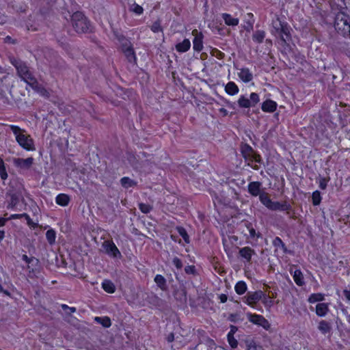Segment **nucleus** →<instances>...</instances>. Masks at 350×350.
Here are the masks:
<instances>
[{
  "instance_id": "a878e982",
  "label": "nucleus",
  "mask_w": 350,
  "mask_h": 350,
  "mask_svg": "<svg viewBox=\"0 0 350 350\" xmlns=\"http://www.w3.org/2000/svg\"><path fill=\"white\" fill-rule=\"evenodd\" d=\"M221 18L224 23L228 26H237L239 25V20L237 18H234L228 13H222Z\"/></svg>"
},
{
  "instance_id": "a19ab883",
  "label": "nucleus",
  "mask_w": 350,
  "mask_h": 350,
  "mask_svg": "<svg viewBox=\"0 0 350 350\" xmlns=\"http://www.w3.org/2000/svg\"><path fill=\"white\" fill-rule=\"evenodd\" d=\"M322 200L321 192L319 190H316L312 193V203L314 206H319Z\"/></svg>"
},
{
  "instance_id": "b1692460",
  "label": "nucleus",
  "mask_w": 350,
  "mask_h": 350,
  "mask_svg": "<svg viewBox=\"0 0 350 350\" xmlns=\"http://www.w3.org/2000/svg\"><path fill=\"white\" fill-rule=\"evenodd\" d=\"M70 202V198L68 194L59 193L55 197V202L57 205L61 206H66Z\"/></svg>"
},
{
  "instance_id": "6e6d98bb",
  "label": "nucleus",
  "mask_w": 350,
  "mask_h": 350,
  "mask_svg": "<svg viewBox=\"0 0 350 350\" xmlns=\"http://www.w3.org/2000/svg\"><path fill=\"white\" fill-rule=\"evenodd\" d=\"M9 221L8 217H3L0 216V228L3 227L6 222Z\"/></svg>"
},
{
  "instance_id": "79ce46f5",
  "label": "nucleus",
  "mask_w": 350,
  "mask_h": 350,
  "mask_svg": "<svg viewBox=\"0 0 350 350\" xmlns=\"http://www.w3.org/2000/svg\"><path fill=\"white\" fill-rule=\"evenodd\" d=\"M129 11L135 13L136 15H141L144 13V8L137 3L134 2L130 7Z\"/></svg>"
},
{
  "instance_id": "58836bf2",
  "label": "nucleus",
  "mask_w": 350,
  "mask_h": 350,
  "mask_svg": "<svg viewBox=\"0 0 350 350\" xmlns=\"http://www.w3.org/2000/svg\"><path fill=\"white\" fill-rule=\"evenodd\" d=\"M46 239L50 245H53L56 239L55 231L52 228L48 230L46 232Z\"/></svg>"
},
{
  "instance_id": "5fc2aeb1",
  "label": "nucleus",
  "mask_w": 350,
  "mask_h": 350,
  "mask_svg": "<svg viewBox=\"0 0 350 350\" xmlns=\"http://www.w3.org/2000/svg\"><path fill=\"white\" fill-rule=\"evenodd\" d=\"M219 299L221 303L224 304L228 300V296L226 294L221 293L219 295Z\"/></svg>"
},
{
  "instance_id": "4468645a",
  "label": "nucleus",
  "mask_w": 350,
  "mask_h": 350,
  "mask_svg": "<svg viewBox=\"0 0 350 350\" xmlns=\"http://www.w3.org/2000/svg\"><path fill=\"white\" fill-rule=\"evenodd\" d=\"M103 247L109 256L113 258L121 257V253L112 240L104 241Z\"/></svg>"
},
{
  "instance_id": "423d86ee",
  "label": "nucleus",
  "mask_w": 350,
  "mask_h": 350,
  "mask_svg": "<svg viewBox=\"0 0 350 350\" xmlns=\"http://www.w3.org/2000/svg\"><path fill=\"white\" fill-rule=\"evenodd\" d=\"M11 63L16 68L18 77L27 85L31 84L36 79L26 62L19 59H14L11 61Z\"/></svg>"
},
{
  "instance_id": "8fccbe9b",
  "label": "nucleus",
  "mask_w": 350,
  "mask_h": 350,
  "mask_svg": "<svg viewBox=\"0 0 350 350\" xmlns=\"http://www.w3.org/2000/svg\"><path fill=\"white\" fill-rule=\"evenodd\" d=\"M185 271L187 274H196V269L194 265H187L185 268Z\"/></svg>"
},
{
  "instance_id": "7ed1b4c3",
  "label": "nucleus",
  "mask_w": 350,
  "mask_h": 350,
  "mask_svg": "<svg viewBox=\"0 0 350 350\" xmlns=\"http://www.w3.org/2000/svg\"><path fill=\"white\" fill-rule=\"evenodd\" d=\"M72 25L77 33H90L93 31L91 22L81 12L77 11L71 16Z\"/></svg>"
},
{
  "instance_id": "9d476101",
  "label": "nucleus",
  "mask_w": 350,
  "mask_h": 350,
  "mask_svg": "<svg viewBox=\"0 0 350 350\" xmlns=\"http://www.w3.org/2000/svg\"><path fill=\"white\" fill-rule=\"evenodd\" d=\"M260 101L258 94L252 92L250 95V98H247L244 95L240 96L237 100L238 105L241 108H250L255 107L256 105Z\"/></svg>"
},
{
  "instance_id": "f8f14e48",
  "label": "nucleus",
  "mask_w": 350,
  "mask_h": 350,
  "mask_svg": "<svg viewBox=\"0 0 350 350\" xmlns=\"http://www.w3.org/2000/svg\"><path fill=\"white\" fill-rule=\"evenodd\" d=\"M247 191L252 196H258L260 200L262 195L268 194L265 191H262V183L259 181L250 182L247 185Z\"/></svg>"
},
{
  "instance_id": "20e7f679",
  "label": "nucleus",
  "mask_w": 350,
  "mask_h": 350,
  "mask_svg": "<svg viewBox=\"0 0 350 350\" xmlns=\"http://www.w3.org/2000/svg\"><path fill=\"white\" fill-rule=\"evenodd\" d=\"M240 151L245 161L247 162V165L255 170H258L259 166L257 163H260L262 161L260 155L256 153L253 148L247 143H241Z\"/></svg>"
},
{
  "instance_id": "2eb2a0df",
  "label": "nucleus",
  "mask_w": 350,
  "mask_h": 350,
  "mask_svg": "<svg viewBox=\"0 0 350 350\" xmlns=\"http://www.w3.org/2000/svg\"><path fill=\"white\" fill-rule=\"evenodd\" d=\"M21 218L25 219V220L27 221V226L31 229L34 230V229H36L37 228H38V226H39L38 221L37 220L36 222L33 221L31 219L30 216L26 213H14V214L10 215V217H8L9 221L12 220V219H21Z\"/></svg>"
},
{
  "instance_id": "1a4fd4ad",
  "label": "nucleus",
  "mask_w": 350,
  "mask_h": 350,
  "mask_svg": "<svg viewBox=\"0 0 350 350\" xmlns=\"http://www.w3.org/2000/svg\"><path fill=\"white\" fill-rule=\"evenodd\" d=\"M245 298V300L244 302L250 307L254 308L256 304L262 299L265 300L267 299V295L265 294L263 291L259 290L254 292H248Z\"/></svg>"
},
{
  "instance_id": "4d7b16f0",
  "label": "nucleus",
  "mask_w": 350,
  "mask_h": 350,
  "mask_svg": "<svg viewBox=\"0 0 350 350\" xmlns=\"http://www.w3.org/2000/svg\"><path fill=\"white\" fill-rule=\"evenodd\" d=\"M247 350H263L262 347L258 345H250Z\"/></svg>"
},
{
  "instance_id": "e433bc0d",
  "label": "nucleus",
  "mask_w": 350,
  "mask_h": 350,
  "mask_svg": "<svg viewBox=\"0 0 350 350\" xmlns=\"http://www.w3.org/2000/svg\"><path fill=\"white\" fill-rule=\"evenodd\" d=\"M247 289V286L246 283L242 280L237 282V284L234 286V291L239 295L244 294L246 292Z\"/></svg>"
},
{
  "instance_id": "6ab92c4d",
  "label": "nucleus",
  "mask_w": 350,
  "mask_h": 350,
  "mask_svg": "<svg viewBox=\"0 0 350 350\" xmlns=\"http://www.w3.org/2000/svg\"><path fill=\"white\" fill-rule=\"evenodd\" d=\"M193 32L197 33L193 40V49L195 51L200 52L203 49V35L201 32L198 33L197 30L193 31Z\"/></svg>"
},
{
  "instance_id": "ea45409f",
  "label": "nucleus",
  "mask_w": 350,
  "mask_h": 350,
  "mask_svg": "<svg viewBox=\"0 0 350 350\" xmlns=\"http://www.w3.org/2000/svg\"><path fill=\"white\" fill-rule=\"evenodd\" d=\"M95 321L100 323L105 328H109L111 325V319L108 317H97L95 318Z\"/></svg>"
},
{
  "instance_id": "f257e3e1",
  "label": "nucleus",
  "mask_w": 350,
  "mask_h": 350,
  "mask_svg": "<svg viewBox=\"0 0 350 350\" xmlns=\"http://www.w3.org/2000/svg\"><path fill=\"white\" fill-rule=\"evenodd\" d=\"M273 28L274 32L273 34L280 38L279 44L284 48L287 49L290 48L289 42L291 41V27L286 21H282L280 18H277L273 22Z\"/></svg>"
},
{
  "instance_id": "de8ad7c7",
  "label": "nucleus",
  "mask_w": 350,
  "mask_h": 350,
  "mask_svg": "<svg viewBox=\"0 0 350 350\" xmlns=\"http://www.w3.org/2000/svg\"><path fill=\"white\" fill-rule=\"evenodd\" d=\"M172 264L177 269H181L183 266L182 260L176 256L172 259Z\"/></svg>"
},
{
  "instance_id": "c03bdc74",
  "label": "nucleus",
  "mask_w": 350,
  "mask_h": 350,
  "mask_svg": "<svg viewBox=\"0 0 350 350\" xmlns=\"http://www.w3.org/2000/svg\"><path fill=\"white\" fill-rule=\"evenodd\" d=\"M227 340L229 344V345L232 348L235 349L238 346V341L234 338V336L232 335L231 333H228L227 334Z\"/></svg>"
},
{
  "instance_id": "a211bd4d",
  "label": "nucleus",
  "mask_w": 350,
  "mask_h": 350,
  "mask_svg": "<svg viewBox=\"0 0 350 350\" xmlns=\"http://www.w3.org/2000/svg\"><path fill=\"white\" fill-rule=\"evenodd\" d=\"M277 107L278 103L271 99H266L261 104V109L265 113H273L277 109Z\"/></svg>"
},
{
  "instance_id": "dca6fc26",
  "label": "nucleus",
  "mask_w": 350,
  "mask_h": 350,
  "mask_svg": "<svg viewBox=\"0 0 350 350\" xmlns=\"http://www.w3.org/2000/svg\"><path fill=\"white\" fill-rule=\"evenodd\" d=\"M272 245L275 248V252H281L282 254H289L286 244L279 237H275L272 241Z\"/></svg>"
},
{
  "instance_id": "39448f33",
  "label": "nucleus",
  "mask_w": 350,
  "mask_h": 350,
  "mask_svg": "<svg viewBox=\"0 0 350 350\" xmlns=\"http://www.w3.org/2000/svg\"><path fill=\"white\" fill-rule=\"evenodd\" d=\"M334 27L344 37L350 38V16L348 14L338 12L334 18Z\"/></svg>"
},
{
  "instance_id": "f03ea898",
  "label": "nucleus",
  "mask_w": 350,
  "mask_h": 350,
  "mask_svg": "<svg viewBox=\"0 0 350 350\" xmlns=\"http://www.w3.org/2000/svg\"><path fill=\"white\" fill-rule=\"evenodd\" d=\"M9 126L15 136L16 142L21 148L27 151H34L36 150L33 139L30 135L26 133L24 129L14 124H10Z\"/></svg>"
},
{
  "instance_id": "412c9836",
  "label": "nucleus",
  "mask_w": 350,
  "mask_h": 350,
  "mask_svg": "<svg viewBox=\"0 0 350 350\" xmlns=\"http://www.w3.org/2000/svg\"><path fill=\"white\" fill-rule=\"evenodd\" d=\"M238 76L244 83H249L253 79V74L248 68H240Z\"/></svg>"
},
{
  "instance_id": "338daca9",
  "label": "nucleus",
  "mask_w": 350,
  "mask_h": 350,
  "mask_svg": "<svg viewBox=\"0 0 350 350\" xmlns=\"http://www.w3.org/2000/svg\"><path fill=\"white\" fill-rule=\"evenodd\" d=\"M11 40H12V38L10 36H6V38H5L6 41H10Z\"/></svg>"
},
{
  "instance_id": "aec40b11",
  "label": "nucleus",
  "mask_w": 350,
  "mask_h": 350,
  "mask_svg": "<svg viewBox=\"0 0 350 350\" xmlns=\"http://www.w3.org/2000/svg\"><path fill=\"white\" fill-rule=\"evenodd\" d=\"M240 256L245 259L246 262H250L252 256L255 254V251L249 246H245L239 250Z\"/></svg>"
},
{
  "instance_id": "f704fd0d",
  "label": "nucleus",
  "mask_w": 350,
  "mask_h": 350,
  "mask_svg": "<svg viewBox=\"0 0 350 350\" xmlns=\"http://www.w3.org/2000/svg\"><path fill=\"white\" fill-rule=\"evenodd\" d=\"M265 38V32L263 30H256L252 35V40L254 42L261 44Z\"/></svg>"
},
{
  "instance_id": "c756f323",
  "label": "nucleus",
  "mask_w": 350,
  "mask_h": 350,
  "mask_svg": "<svg viewBox=\"0 0 350 350\" xmlns=\"http://www.w3.org/2000/svg\"><path fill=\"white\" fill-rule=\"evenodd\" d=\"M154 281L161 290L165 291L167 289V281L162 275L157 274L154 278Z\"/></svg>"
},
{
  "instance_id": "2f4dec72",
  "label": "nucleus",
  "mask_w": 350,
  "mask_h": 350,
  "mask_svg": "<svg viewBox=\"0 0 350 350\" xmlns=\"http://www.w3.org/2000/svg\"><path fill=\"white\" fill-rule=\"evenodd\" d=\"M254 21V14L252 12L247 13L245 18V29L247 31L252 30L253 29Z\"/></svg>"
},
{
  "instance_id": "09e8293b",
  "label": "nucleus",
  "mask_w": 350,
  "mask_h": 350,
  "mask_svg": "<svg viewBox=\"0 0 350 350\" xmlns=\"http://www.w3.org/2000/svg\"><path fill=\"white\" fill-rule=\"evenodd\" d=\"M139 208L143 213H148L152 208L148 204L140 203L139 205Z\"/></svg>"
},
{
  "instance_id": "5701e85b",
  "label": "nucleus",
  "mask_w": 350,
  "mask_h": 350,
  "mask_svg": "<svg viewBox=\"0 0 350 350\" xmlns=\"http://www.w3.org/2000/svg\"><path fill=\"white\" fill-rule=\"evenodd\" d=\"M329 311L328 303H319L316 305L315 312L319 317H323Z\"/></svg>"
},
{
  "instance_id": "7c9ffc66",
  "label": "nucleus",
  "mask_w": 350,
  "mask_h": 350,
  "mask_svg": "<svg viewBox=\"0 0 350 350\" xmlns=\"http://www.w3.org/2000/svg\"><path fill=\"white\" fill-rule=\"evenodd\" d=\"M101 286L103 289L107 293L112 294L116 291V286L110 280H104Z\"/></svg>"
},
{
  "instance_id": "4be33fe9",
  "label": "nucleus",
  "mask_w": 350,
  "mask_h": 350,
  "mask_svg": "<svg viewBox=\"0 0 350 350\" xmlns=\"http://www.w3.org/2000/svg\"><path fill=\"white\" fill-rule=\"evenodd\" d=\"M33 90L40 94L42 96L49 97V93L47 90L41 84H40L36 79L31 84L29 85Z\"/></svg>"
},
{
  "instance_id": "393cba45",
  "label": "nucleus",
  "mask_w": 350,
  "mask_h": 350,
  "mask_svg": "<svg viewBox=\"0 0 350 350\" xmlns=\"http://www.w3.org/2000/svg\"><path fill=\"white\" fill-rule=\"evenodd\" d=\"M191 42L189 39H184L181 42L176 44L175 49L178 53H185L190 49Z\"/></svg>"
},
{
  "instance_id": "bb28decb",
  "label": "nucleus",
  "mask_w": 350,
  "mask_h": 350,
  "mask_svg": "<svg viewBox=\"0 0 350 350\" xmlns=\"http://www.w3.org/2000/svg\"><path fill=\"white\" fill-rule=\"evenodd\" d=\"M239 88L234 81H229L225 86V92L230 96H234L239 93Z\"/></svg>"
},
{
  "instance_id": "13d9d810",
  "label": "nucleus",
  "mask_w": 350,
  "mask_h": 350,
  "mask_svg": "<svg viewBox=\"0 0 350 350\" xmlns=\"http://www.w3.org/2000/svg\"><path fill=\"white\" fill-rule=\"evenodd\" d=\"M344 295L346 297V299L349 301H350V289L349 290H345L344 291Z\"/></svg>"
},
{
  "instance_id": "0e129e2a",
  "label": "nucleus",
  "mask_w": 350,
  "mask_h": 350,
  "mask_svg": "<svg viewBox=\"0 0 350 350\" xmlns=\"http://www.w3.org/2000/svg\"><path fill=\"white\" fill-rule=\"evenodd\" d=\"M219 111L222 113L224 116H226L228 114L227 110L224 108L219 109Z\"/></svg>"
},
{
  "instance_id": "4c0bfd02",
  "label": "nucleus",
  "mask_w": 350,
  "mask_h": 350,
  "mask_svg": "<svg viewBox=\"0 0 350 350\" xmlns=\"http://www.w3.org/2000/svg\"><path fill=\"white\" fill-rule=\"evenodd\" d=\"M18 203H19L18 197L16 195L13 194L10 197V201L8 203L7 208H8V209H11L13 211H18V210H19L17 208V205Z\"/></svg>"
},
{
  "instance_id": "c85d7f7f",
  "label": "nucleus",
  "mask_w": 350,
  "mask_h": 350,
  "mask_svg": "<svg viewBox=\"0 0 350 350\" xmlns=\"http://www.w3.org/2000/svg\"><path fill=\"white\" fill-rule=\"evenodd\" d=\"M120 182L121 186L126 189H128L129 188H131V187H134L137 184V183L135 180L130 178L128 176L122 177L120 179Z\"/></svg>"
},
{
  "instance_id": "9b49d317",
  "label": "nucleus",
  "mask_w": 350,
  "mask_h": 350,
  "mask_svg": "<svg viewBox=\"0 0 350 350\" xmlns=\"http://www.w3.org/2000/svg\"><path fill=\"white\" fill-rule=\"evenodd\" d=\"M245 227L249 232L247 239L250 240V242L252 245H256L258 239L262 238V234L259 231H257L254 228L253 224L250 222H247L245 224Z\"/></svg>"
},
{
  "instance_id": "ddd939ff",
  "label": "nucleus",
  "mask_w": 350,
  "mask_h": 350,
  "mask_svg": "<svg viewBox=\"0 0 350 350\" xmlns=\"http://www.w3.org/2000/svg\"><path fill=\"white\" fill-rule=\"evenodd\" d=\"M248 320L258 326H261L265 329H268L270 327V324L262 315L258 314H249Z\"/></svg>"
},
{
  "instance_id": "680f3d73",
  "label": "nucleus",
  "mask_w": 350,
  "mask_h": 350,
  "mask_svg": "<svg viewBox=\"0 0 350 350\" xmlns=\"http://www.w3.org/2000/svg\"><path fill=\"white\" fill-rule=\"evenodd\" d=\"M235 317H236V314H230V316H229V318L228 319L230 321H235Z\"/></svg>"
},
{
  "instance_id": "49530a36",
  "label": "nucleus",
  "mask_w": 350,
  "mask_h": 350,
  "mask_svg": "<svg viewBox=\"0 0 350 350\" xmlns=\"http://www.w3.org/2000/svg\"><path fill=\"white\" fill-rule=\"evenodd\" d=\"M329 177H321L319 180V187L321 189L324 190L327 188L329 181Z\"/></svg>"
},
{
  "instance_id": "69168bd1",
  "label": "nucleus",
  "mask_w": 350,
  "mask_h": 350,
  "mask_svg": "<svg viewBox=\"0 0 350 350\" xmlns=\"http://www.w3.org/2000/svg\"><path fill=\"white\" fill-rule=\"evenodd\" d=\"M61 307L66 312H67L68 308H69V306L68 305H66V304H62Z\"/></svg>"
},
{
  "instance_id": "3c124183",
  "label": "nucleus",
  "mask_w": 350,
  "mask_h": 350,
  "mask_svg": "<svg viewBox=\"0 0 350 350\" xmlns=\"http://www.w3.org/2000/svg\"><path fill=\"white\" fill-rule=\"evenodd\" d=\"M31 210L33 216H36L39 214L40 208L36 204L31 206Z\"/></svg>"
},
{
  "instance_id": "473e14b6",
  "label": "nucleus",
  "mask_w": 350,
  "mask_h": 350,
  "mask_svg": "<svg viewBox=\"0 0 350 350\" xmlns=\"http://www.w3.org/2000/svg\"><path fill=\"white\" fill-rule=\"evenodd\" d=\"M325 300V294L322 293H312L308 298V301L310 304H314Z\"/></svg>"
},
{
  "instance_id": "6e6552de",
  "label": "nucleus",
  "mask_w": 350,
  "mask_h": 350,
  "mask_svg": "<svg viewBox=\"0 0 350 350\" xmlns=\"http://www.w3.org/2000/svg\"><path fill=\"white\" fill-rule=\"evenodd\" d=\"M116 38L120 44L122 53L129 62H135L136 55L131 41L122 33H116Z\"/></svg>"
},
{
  "instance_id": "774afa93",
  "label": "nucleus",
  "mask_w": 350,
  "mask_h": 350,
  "mask_svg": "<svg viewBox=\"0 0 350 350\" xmlns=\"http://www.w3.org/2000/svg\"><path fill=\"white\" fill-rule=\"evenodd\" d=\"M3 72V68L2 66L0 65V72Z\"/></svg>"
},
{
  "instance_id": "a18cd8bd",
  "label": "nucleus",
  "mask_w": 350,
  "mask_h": 350,
  "mask_svg": "<svg viewBox=\"0 0 350 350\" xmlns=\"http://www.w3.org/2000/svg\"><path fill=\"white\" fill-rule=\"evenodd\" d=\"M150 29L154 33H159L163 31V28L161 25V22L159 20H157L153 22L152 25L150 26Z\"/></svg>"
},
{
  "instance_id": "c9c22d12",
  "label": "nucleus",
  "mask_w": 350,
  "mask_h": 350,
  "mask_svg": "<svg viewBox=\"0 0 350 350\" xmlns=\"http://www.w3.org/2000/svg\"><path fill=\"white\" fill-rule=\"evenodd\" d=\"M318 329L323 334H326L330 332L332 327L329 323L325 320H321L319 323Z\"/></svg>"
},
{
  "instance_id": "0eeeda50",
  "label": "nucleus",
  "mask_w": 350,
  "mask_h": 350,
  "mask_svg": "<svg viewBox=\"0 0 350 350\" xmlns=\"http://www.w3.org/2000/svg\"><path fill=\"white\" fill-rule=\"evenodd\" d=\"M260 202L269 210L276 211H285L287 214L292 209V206L286 200L282 202L273 201L269 194H264L260 196Z\"/></svg>"
},
{
  "instance_id": "f3484780",
  "label": "nucleus",
  "mask_w": 350,
  "mask_h": 350,
  "mask_svg": "<svg viewBox=\"0 0 350 350\" xmlns=\"http://www.w3.org/2000/svg\"><path fill=\"white\" fill-rule=\"evenodd\" d=\"M33 163V158L28 157L26 159L17 158L14 159V165L21 169H29Z\"/></svg>"
},
{
  "instance_id": "e2e57ef3",
  "label": "nucleus",
  "mask_w": 350,
  "mask_h": 350,
  "mask_svg": "<svg viewBox=\"0 0 350 350\" xmlns=\"http://www.w3.org/2000/svg\"><path fill=\"white\" fill-rule=\"evenodd\" d=\"M68 310H69L68 312L69 314H70V313L75 312H76V308L75 307H70L69 306V308H68Z\"/></svg>"
},
{
  "instance_id": "864d4df0",
  "label": "nucleus",
  "mask_w": 350,
  "mask_h": 350,
  "mask_svg": "<svg viewBox=\"0 0 350 350\" xmlns=\"http://www.w3.org/2000/svg\"><path fill=\"white\" fill-rule=\"evenodd\" d=\"M165 339L167 342H172L174 340V334L173 332H170L166 336Z\"/></svg>"
},
{
  "instance_id": "bf43d9fd",
  "label": "nucleus",
  "mask_w": 350,
  "mask_h": 350,
  "mask_svg": "<svg viewBox=\"0 0 350 350\" xmlns=\"http://www.w3.org/2000/svg\"><path fill=\"white\" fill-rule=\"evenodd\" d=\"M237 327L234 325H231L230 326V330L228 333H231L232 335H234L235 332H237Z\"/></svg>"
},
{
  "instance_id": "72a5a7b5",
  "label": "nucleus",
  "mask_w": 350,
  "mask_h": 350,
  "mask_svg": "<svg viewBox=\"0 0 350 350\" xmlns=\"http://www.w3.org/2000/svg\"><path fill=\"white\" fill-rule=\"evenodd\" d=\"M175 229L178 232L179 235L183 238L185 243L187 244H189L190 243V237H189L186 229L181 226H176Z\"/></svg>"
},
{
  "instance_id": "37998d69",
  "label": "nucleus",
  "mask_w": 350,
  "mask_h": 350,
  "mask_svg": "<svg viewBox=\"0 0 350 350\" xmlns=\"http://www.w3.org/2000/svg\"><path fill=\"white\" fill-rule=\"evenodd\" d=\"M0 177L3 180H5L8 177V173L3 159L0 157Z\"/></svg>"
},
{
  "instance_id": "cd10ccee",
  "label": "nucleus",
  "mask_w": 350,
  "mask_h": 350,
  "mask_svg": "<svg viewBox=\"0 0 350 350\" xmlns=\"http://www.w3.org/2000/svg\"><path fill=\"white\" fill-rule=\"evenodd\" d=\"M293 278L295 284L299 286H303L305 284L303 273L300 269H296L293 273H292Z\"/></svg>"
},
{
  "instance_id": "052dcab7",
  "label": "nucleus",
  "mask_w": 350,
  "mask_h": 350,
  "mask_svg": "<svg viewBox=\"0 0 350 350\" xmlns=\"http://www.w3.org/2000/svg\"><path fill=\"white\" fill-rule=\"evenodd\" d=\"M5 237V231L3 230H0V242L4 239Z\"/></svg>"
},
{
  "instance_id": "603ef678",
  "label": "nucleus",
  "mask_w": 350,
  "mask_h": 350,
  "mask_svg": "<svg viewBox=\"0 0 350 350\" xmlns=\"http://www.w3.org/2000/svg\"><path fill=\"white\" fill-rule=\"evenodd\" d=\"M22 260L25 261L27 265H29L33 260V258L27 256L26 254H24L22 256Z\"/></svg>"
}]
</instances>
